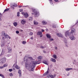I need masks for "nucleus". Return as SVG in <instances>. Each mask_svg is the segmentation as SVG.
Segmentation results:
<instances>
[{
	"label": "nucleus",
	"mask_w": 78,
	"mask_h": 78,
	"mask_svg": "<svg viewBox=\"0 0 78 78\" xmlns=\"http://www.w3.org/2000/svg\"><path fill=\"white\" fill-rule=\"evenodd\" d=\"M40 35V37H42V34H41Z\"/></svg>",
	"instance_id": "nucleus-54"
},
{
	"label": "nucleus",
	"mask_w": 78,
	"mask_h": 78,
	"mask_svg": "<svg viewBox=\"0 0 78 78\" xmlns=\"http://www.w3.org/2000/svg\"><path fill=\"white\" fill-rule=\"evenodd\" d=\"M20 53H22V52H20Z\"/></svg>",
	"instance_id": "nucleus-64"
},
{
	"label": "nucleus",
	"mask_w": 78,
	"mask_h": 78,
	"mask_svg": "<svg viewBox=\"0 0 78 78\" xmlns=\"http://www.w3.org/2000/svg\"><path fill=\"white\" fill-rule=\"evenodd\" d=\"M11 7L13 9H14V7H13L12 6H11Z\"/></svg>",
	"instance_id": "nucleus-53"
},
{
	"label": "nucleus",
	"mask_w": 78,
	"mask_h": 78,
	"mask_svg": "<svg viewBox=\"0 0 78 78\" xmlns=\"http://www.w3.org/2000/svg\"><path fill=\"white\" fill-rule=\"evenodd\" d=\"M53 58H54L55 59H57V56H56V55H53Z\"/></svg>",
	"instance_id": "nucleus-20"
},
{
	"label": "nucleus",
	"mask_w": 78,
	"mask_h": 78,
	"mask_svg": "<svg viewBox=\"0 0 78 78\" xmlns=\"http://www.w3.org/2000/svg\"><path fill=\"white\" fill-rule=\"evenodd\" d=\"M43 63L45 64H46V65H48V64H47V61L44 60L43 61Z\"/></svg>",
	"instance_id": "nucleus-22"
},
{
	"label": "nucleus",
	"mask_w": 78,
	"mask_h": 78,
	"mask_svg": "<svg viewBox=\"0 0 78 78\" xmlns=\"http://www.w3.org/2000/svg\"><path fill=\"white\" fill-rule=\"evenodd\" d=\"M44 30L43 29H42L41 30V31L42 32H44Z\"/></svg>",
	"instance_id": "nucleus-50"
},
{
	"label": "nucleus",
	"mask_w": 78,
	"mask_h": 78,
	"mask_svg": "<svg viewBox=\"0 0 78 78\" xmlns=\"http://www.w3.org/2000/svg\"><path fill=\"white\" fill-rule=\"evenodd\" d=\"M42 23H43V25H46V24L47 23V22L46 21H43L42 22Z\"/></svg>",
	"instance_id": "nucleus-17"
},
{
	"label": "nucleus",
	"mask_w": 78,
	"mask_h": 78,
	"mask_svg": "<svg viewBox=\"0 0 78 78\" xmlns=\"http://www.w3.org/2000/svg\"><path fill=\"white\" fill-rule=\"evenodd\" d=\"M37 61V62H39L40 63L39 64H40V61Z\"/></svg>",
	"instance_id": "nucleus-59"
},
{
	"label": "nucleus",
	"mask_w": 78,
	"mask_h": 78,
	"mask_svg": "<svg viewBox=\"0 0 78 78\" xmlns=\"http://www.w3.org/2000/svg\"><path fill=\"white\" fill-rule=\"evenodd\" d=\"M4 68V66H0V69H3Z\"/></svg>",
	"instance_id": "nucleus-45"
},
{
	"label": "nucleus",
	"mask_w": 78,
	"mask_h": 78,
	"mask_svg": "<svg viewBox=\"0 0 78 78\" xmlns=\"http://www.w3.org/2000/svg\"><path fill=\"white\" fill-rule=\"evenodd\" d=\"M42 34V33L41 32H38L37 33V35H41Z\"/></svg>",
	"instance_id": "nucleus-21"
},
{
	"label": "nucleus",
	"mask_w": 78,
	"mask_h": 78,
	"mask_svg": "<svg viewBox=\"0 0 78 78\" xmlns=\"http://www.w3.org/2000/svg\"><path fill=\"white\" fill-rule=\"evenodd\" d=\"M21 23L22 25H25V24L26 23V21L25 20H22Z\"/></svg>",
	"instance_id": "nucleus-8"
},
{
	"label": "nucleus",
	"mask_w": 78,
	"mask_h": 78,
	"mask_svg": "<svg viewBox=\"0 0 78 78\" xmlns=\"http://www.w3.org/2000/svg\"><path fill=\"white\" fill-rule=\"evenodd\" d=\"M9 9L6 8L4 10L3 12H6V11H8L9 10Z\"/></svg>",
	"instance_id": "nucleus-24"
},
{
	"label": "nucleus",
	"mask_w": 78,
	"mask_h": 78,
	"mask_svg": "<svg viewBox=\"0 0 78 78\" xmlns=\"http://www.w3.org/2000/svg\"><path fill=\"white\" fill-rule=\"evenodd\" d=\"M57 35L58 37H63L62 35L60 33H57Z\"/></svg>",
	"instance_id": "nucleus-12"
},
{
	"label": "nucleus",
	"mask_w": 78,
	"mask_h": 78,
	"mask_svg": "<svg viewBox=\"0 0 78 78\" xmlns=\"http://www.w3.org/2000/svg\"><path fill=\"white\" fill-rule=\"evenodd\" d=\"M51 78H54V76H53V75H51Z\"/></svg>",
	"instance_id": "nucleus-46"
},
{
	"label": "nucleus",
	"mask_w": 78,
	"mask_h": 78,
	"mask_svg": "<svg viewBox=\"0 0 78 78\" xmlns=\"http://www.w3.org/2000/svg\"><path fill=\"white\" fill-rule=\"evenodd\" d=\"M55 49H56H56H57V47H56L55 48Z\"/></svg>",
	"instance_id": "nucleus-60"
},
{
	"label": "nucleus",
	"mask_w": 78,
	"mask_h": 78,
	"mask_svg": "<svg viewBox=\"0 0 78 78\" xmlns=\"http://www.w3.org/2000/svg\"><path fill=\"white\" fill-rule=\"evenodd\" d=\"M13 25L15 26V27H16V26H17V23L16 22H14L13 23Z\"/></svg>",
	"instance_id": "nucleus-18"
},
{
	"label": "nucleus",
	"mask_w": 78,
	"mask_h": 78,
	"mask_svg": "<svg viewBox=\"0 0 78 78\" xmlns=\"http://www.w3.org/2000/svg\"><path fill=\"white\" fill-rule=\"evenodd\" d=\"M17 16H18V17H19V16H20V12H17Z\"/></svg>",
	"instance_id": "nucleus-29"
},
{
	"label": "nucleus",
	"mask_w": 78,
	"mask_h": 78,
	"mask_svg": "<svg viewBox=\"0 0 78 78\" xmlns=\"http://www.w3.org/2000/svg\"><path fill=\"white\" fill-rule=\"evenodd\" d=\"M16 34H19V31H16Z\"/></svg>",
	"instance_id": "nucleus-43"
},
{
	"label": "nucleus",
	"mask_w": 78,
	"mask_h": 78,
	"mask_svg": "<svg viewBox=\"0 0 78 78\" xmlns=\"http://www.w3.org/2000/svg\"><path fill=\"white\" fill-rule=\"evenodd\" d=\"M9 71L10 72H12V69H9Z\"/></svg>",
	"instance_id": "nucleus-40"
},
{
	"label": "nucleus",
	"mask_w": 78,
	"mask_h": 78,
	"mask_svg": "<svg viewBox=\"0 0 78 78\" xmlns=\"http://www.w3.org/2000/svg\"><path fill=\"white\" fill-rule=\"evenodd\" d=\"M52 27L53 28H56V25H53L52 26Z\"/></svg>",
	"instance_id": "nucleus-42"
},
{
	"label": "nucleus",
	"mask_w": 78,
	"mask_h": 78,
	"mask_svg": "<svg viewBox=\"0 0 78 78\" xmlns=\"http://www.w3.org/2000/svg\"><path fill=\"white\" fill-rule=\"evenodd\" d=\"M70 35V34L69 32V31H67L65 32V36L66 37H67V36H69Z\"/></svg>",
	"instance_id": "nucleus-9"
},
{
	"label": "nucleus",
	"mask_w": 78,
	"mask_h": 78,
	"mask_svg": "<svg viewBox=\"0 0 78 78\" xmlns=\"http://www.w3.org/2000/svg\"><path fill=\"white\" fill-rule=\"evenodd\" d=\"M28 58L29 59H30L31 60H33V57H28Z\"/></svg>",
	"instance_id": "nucleus-32"
},
{
	"label": "nucleus",
	"mask_w": 78,
	"mask_h": 78,
	"mask_svg": "<svg viewBox=\"0 0 78 78\" xmlns=\"http://www.w3.org/2000/svg\"><path fill=\"white\" fill-rule=\"evenodd\" d=\"M0 76H2V78H5V77H4V76L2 74H0Z\"/></svg>",
	"instance_id": "nucleus-28"
},
{
	"label": "nucleus",
	"mask_w": 78,
	"mask_h": 78,
	"mask_svg": "<svg viewBox=\"0 0 78 78\" xmlns=\"http://www.w3.org/2000/svg\"><path fill=\"white\" fill-rule=\"evenodd\" d=\"M2 19H1V18H0V21H2Z\"/></svg>",
	"instance_id": "nucleus-57"
},
{
	"label": "nucleus",
	"mask_w": 78,
	"mask_h": 78,
	"mask_svg": "<svg viewBox=\"0 0 78 78\" xmlns=\"http://www.w3.org/2000/svg\"><path fill=\"white\" fill-rule=\"evenodd\" d=\"M46 36L47 38H48V39H50V38H51V36H50L48 34H46Z\"/></svg>",
	"instance_id": "nucleus-14"
},
{
	"label": "nucleus",
	"mask_w": 78,
	"mask_h": 78,
	"mask_svg": "<svg viewBox=\"0 0 78 78\" xmlns=\"http://www.w3.org/2000/svg\"><path fill=\"white\" fill-rule=\"evenodd\" d=\"M26 43H27V42L25 41H22V44H26Z\"/></svg>",
	"instance_id": "nucleus-30"
},
{
	"label": "nucleus",
	"mask_w": 78,
	"mask_h": 78,
	"mask_svg": "<svg viewBox=\"0 0 78 78\" xmlns=\"http://www.w3.org/2000/svg\"><path fill=\"white\" fill-rule=\"evenodd\" d=\"M38 59H41L42 58V57L41 56H39L37 58Z\"/></svg>",
	"instance_id": "nucleus-25"
},
{
	"label": "nucleus",
	"mask_w": 78,
	"mask_h": 78,
	"mask_svg": "<svg viewBox=\"0 0 78 78\" xmlns=\"http://www.w3.org/2000/svg\"><path fill=\"white\" fill-rule=\"evenodd\" d=\"M65 43V45L66 46V47H67V41H64Z\"/></svg>",
	"instance_id": "nucleus-26"
},
{
	"label": "nucleus",
	"mask_w": 78,
	"mask_h": 78,
	"mask_svg": "<svg viewBox=\"0 0 78 78\" xmlns=\"http://www.w3.org/2000/svg\"><path fill=\"white\" fill-rule=\"evenodd\" d=\"M34 25H37V24H38V22L34 20Z\"/></svg>",
	"instance_id": "nucleus-23"
},
{
	"label": "nucleus",
	"mask_w": 78,
	"mask_h": 78,
	"mask_svg": "<svg viewBox=\"0 0 78 78\" xmlns=\"http://www.w3.org/2000/svg\"><path fill=\"white\" fill-rule=\"evenodd\" d=\"M47 76L48 78H50V77H51V75L49 74Z\"/></svg>",
	"instance_id": "nucleus-38"
},
{
	"label": "nucleus",
	"mask_w": 78,
	"mask_h": 78,
	"mask_svg": "<svg viewBox=\"0 0 78 78\" xmlns=\"http://www.w3.org/2000/svg\"><path fill=\"white\" fill-rule=\"evenodd\" d=\"M9 76H13V74L12 73H10L9 74Z\"/></svg>",
	"instance_id": "nucleus-35"
},
{
	"label": "nucleus",
	"mask_w": 78,
	"mask_h": 78,
	"mask_svg": "<svg viewBox=\"0 0 78 78\" xmlns=\"http://www.w3.org/2000/svg\"><path fill=\"white\" fill-rule=\"evenodd\" d=\"M33 33H32V32H30V36H32V35H33Z\"/></svg>",
	"instance_id": "nucleus-39"
},
{
	"label": "nucleus",
	"mask_w": 78,
	"mask_h": 78,
	"mask_svg": "<svg viewBox=\"0 0 78 78\" xmlns=\"http://www.w3.org/2000/svg\"><path fill=\"white\" fill-rule=\"evenodd\" d=\"M55 2H57L58 1V0H55Z\"/></svg>",
	"instance_id": "nucleus-55"
},
{
	"label": "nucleus",
	"mask_w": 78,
	"mask_h": 78,
	"mask_svg": "<svg viewBox=\"0 0 78 78\" xmlns=\"http://www.w3.org/2000/svg\"><path fill=\"white\" fill-rule=\"evenodd\" d=\"M43 53H46V52L45 51H43Z\"/></svg>",
	"instance_id": "nucleus-52"
},
{
	"label": "nucleus",
	"mask_w": 78,
	"mask_h": 78,
	"mask_svg": "<svg viewBox=\"0 0 78 78\" xmlns=\"http://www.w3.org/2000/svg\"><path fill=\"white\" fill-rule=\"evenodd\" d=\"M50 40V41H53V38H51Z\"/></svg>",
	"instance_id": "nucleus-49"
},
{
	"label": "nucleus",
	"mask_w": 78,
	"mask_h": 78,
	"mask_svg": "<svg viewBox=\"0 0 78 78\" xmlns=\"http://www.w3.org/2000/svg\"><path fill=\"white\" fill-rule=\"evenodd\" d=\"M40 48H46V47H45L42 46H40Z\"/></svg>",
	"instance_id": "nucleus-27"
},
{
	"label": "nucleus",
	"mask_w": 78,
	"mask_h": 78,
	"mask_svg": "<svg viewBox=\"0 0 78 78\" xmlns=\"http://www.w3.org/2000/svg\"><path fill=\"white\" fill-rule=\"evenodd\" d=\"M19 11H20V12H22V11H23V10L22 9H20L19 10Z\"/></svg>",
	"instance_id": "nucleus-44"
},
{
	"label": "nucleus",
	"mask_w": 78,
	"mask_h": 78,
	"mask_svg": "<svg viewBox=\"0 0 78 78\" xmlns=\"http://www.w3.org/2000/svg\"><path fill=\"white\" fill-rule=\"evenodd\" d=\"M27 6H28V5L26 6H24V7H27Z\"/></svg>",
	"instance_id": "nucleus-62"
},
{
	"label": "nucleus",
	"mask_w": 78,
	"mask_h": 78,
	"mask_svg": "<svg viewBox=\"0 0 78 78\" xmlns=\"http://www.w3.org/2000/svg\"><path fill=\"white\" fill-rule=\"evenodd\" d=\"M12 6H14V7H17V4H14V5H13Z\"/></svg>",
	"instance_id": "nucleus-34"
},
{
	"label": "nucleus",
	"mask_w": 78,
	"mask_h": 78,
	"mask_svg": "<svg viewBox=\"0 0 78 78\" xmlns=\"http://www.w3.org/2000/svg\"><path fill=\"white\" fill-rule=\"evenodd\" d=\"M18 73L19 74L21 73V70H18Z\"/></svg>",
	"instance_id": "nucleus-37"
},
{
	"label": "nucleus",
	"mask_w": 78,
	"mask_h": 78,
	"mask_svg": "<svg viewBox=\"0 0 78 78\" xmlns=\"http://www.w3.org/2000/svg\"><path fill=\"white\" fill-rule=\"evenodd\" d=\"M19 76H20V77H21V76H22V74L21 73L19 74Z\"/></svg>",
	"instance_id": "nucleus-41"
},
{
	"label": "nucleus",
	"mask_w": 78,
	"mask_h": 78,
	"mask_svg": "<svg viewBox=\"0 0 78 78\" xmlns=\"http://www.w3.org/2000/svg\"><path fill=\"white\" fill-rule=\"evenodd\" d=\"M20 31H21V32L23 31V30H20Z\"/></svg>",
	"instance_id": "nucleus-61"
},
{
	"label": "nucleus",
	"mask_w": 78,
	"mask_h": 78,
	"mask_svg": "<svg viewBox=\"0 0 78 78\" xmlns=\"http://www.w3.org/2000/svg\"><path fill=\"white\" fill-rule=\"evenodd\" d=\"M3 66L4 67H7V66H8V64H4Z\"/></svg>",
	"instance_id": "nucleus-33"
},
{
	"label": "nucleus",
	"mask_w": 78,
	"mask_h": 78,
	"mask_svg": "<svg viewBox=\"0 0 78 78\" xmlns=\"http://www.w3.org/2000/svg\"><path fill=\"white\" fill-rule=\"evenodd\" d=\"M7 49L8 50V53H11L12 52V49L10 47H7Z\"/></svg>",
	"instance_id": "nucleus-6"
},
{
	"label": "nucleus",
	"mask_w": 78,
	"mask_h": 78,
	"mask_svg": "<svg viewBox=\"0 0 78 78\" xmlns=\"http://www.w3.org/2000/svg\"><path fill=\"white\" fill-rule=\"evenodd\" d=\"M46 31H48V29H46Z\"/></svg>",
	"instance_id": "nucleus-63"
},
{
	"label": "nucleus",
	"mask_w": 78,
	"mask_h": 78,
	"mask_svg": "<svg viewBox=\"0 0 78 78\" xmlns=\"http://www.w3.org/2000/svg\"><path fill=\"white\" fill-rule=\"evenodd\" d=\"M30 9H31L33 12L35 13V16L36 17H37L39 16V12L37 11L36 9H34V8H30Z\"/></svg>",
	"instance_id": "nucleus-2"
},
{
	"label": "nucleus",
	"mask_w": 78,
	"mask_h": 78,
	"mask_svg": "<svg viewBox=\"0 0 78 78\" xmlns=\"http://www.w3.org/2000/svg\"><path fill=\"white\" fill-rule=\"evenodd\" d=\"M25 58H27V55L24 57V60L25 61L26 68V69H29L30 68L31 71H34V67H36L35 65L36 64H39L40 62L37 61H32L30 62L29 65L28 64H29L30 60L28 59H27L25 60Z\"/></svg>",
	"instance_id": "nucleus-1"
},
{
	"label": "nucleus",
	"mask_w": 78,
	"mask_h": 78,
	"mask_svg": "<svg viewBox=\"0 0 78 78\" xmlns=\"http://www.w3.org/2000/svg\"><path fill=\"white\" fill-rule=\"evenodd\" d=\"M48 70H49V68H48V70L47 72H45V73L43 74V76H45V75H48Z\"/></svg>",
	"instance_id": "nucleus-10"
},
{
	"label": "nucleus",
	"mask_w": 78,
	"mask_h": 78,
	"mask_svg": "<svg viewBox=\"0 0 78 78\" xmlns=\"http://www.w3.org/2000/svg\"><path fill=\"white\" fill-rule=\"evenodd\" d=\"M2 36H4L5 37H6V38H7V39L8 38L9 39H11V37L9 36V35H8L7 34L5 33V31H3L2 32Z\"/></svg>",
	"instance_id": "nucleus-4"
},
{
	"label": "nucleus",
	"mask_w": 78,
	"mask_h": 78,
	"mask_svg": "<svg viewBox=\"0 0 78 78\" xmlns=\"http://www.w3.org/2000/svg\"><path fill=\"white\" fill-rule=\"evenodd\" d=\"M6 59L5 58H3L2 59L0 60V63L1 64H3V63H5L6 61Z\"/></svg>",
	"instance_id": "nucleus-5"
},
{
	"label": "nucleus",
	"mask_w": 78,
	"mask_h": 78,
	"mask_svg": "<svg viewBox=\"0 0 78 78\" xmlns=\"http://www.w3.org/2000/svg\"><path fill=\"white\" fill-rule=\"evenodd\" d=\"M11 56V54H8L7 55V57H9V56Z\"/></svg>",
	"instance_id": "nucleus-47"
},
{
	"label": "nucleus",
	"mask_w": 78,
	"mask_h": 78,
	"mask_svg": "<svg viewBox=\"0 0 78 78\" xmlns=\"http://www.w3.org/2000/svg\"><path fill=\"white\" fill-rule=\"evenodd\" d=\"M1 47H3V46H5V43H2L1 45Z\"/></svg>",
	"instance_id": "nucleus-31"
},
{
	"label": "nucleus",
	"mask_w": 78,
	"mask_h": 78,
	"mask_svg": "<svg viewBox=\"0 0 78 78\" xmlns=\"http://www.w3.org/2000/svg\"><path fill=\"white\" fill-rule=\"evenodd\" d=\"M28 20L29 21H31L32 20H33V18H32V17H30L28 18Z\"/></svg>",
	"instance_id": "nucleus-19"
},
{
	"label": "nucleus",
	"mask_w": 78,
	"mask_h": 78,
	"mask_svg": "<svg viewBox=\"0 0 78 78\" xmlns=\"http://www.w3.org/2000/svg\"><path fill=\"white\" fill-rule=\"evenodd\" d=\"M6 37H5L3 36L2 37V40H5V39H6Z\"/></svg>",
	"instance_id": "nucleus-36"
},
{
	"label": "nucleus",
	"mask_w": 78,
	"mask_h": 78,
	"mask_svg": "<svg viewBox=\"0 0 78 78\" xmlns=\"http://www.w3.org/2000/svg\"><path fill=\"white\" fill-rule=\"evenodd\" d=\"M21 7H22V6H19V8H21Z\"/></svg>",
	"instance_id": "nucleus-58"
},
{
	"label": "nucleus",
	"mask_w": 78,
	"mask_h": 78,
	"mask_svg": "<svg viewBox=\"0 0 78 78\" xmlns=\"http://www.w3.org/2000/svg\"><path fill=\"white\" fill-rule=\"evenodd\" d=\"M28 13L26 12L24 13V17L25 18H27L28 17Z\"/></svg>",
	"instance_id": "nucleus-13"
},
{
	"label": "nucleus",
	"mask_w": 78,
	"mask_h": 78,
	"mask_svg": "<svg viewBox=\"0 0 78 78\" xmlns=\"http://www.w3.org/2000/svg\"><path fill=\"white\" fill-rule=\"evenodd\" d=\"M16 68V69L18 70L20 69V67L19 66L17 65V62H16L15 63L13 64V65L12 66V69H13V70H15V69L14 68Z\"/></svg>",
	"instance_id": "nucleus-3"
},
{
	"label": "nucleus",
	"mask_w": 78,
	"mask_h": 78,
	"mask_svg": "<svg viewBox=\"0 0 78 78\" xmlns=\"http://www.w3.org/2000/svg\"><path fill=\"white\" fill-rule=\"evenodd\" d=\"M70 39L71 40H72V41H73L75 39V37H74L73 36L70 37Z\"/></svg>",
	"instance_id": "nucleus-16"
},
{
	"label": "nucleus",
	"mask_w": 78,
	"mask_h": 78,
	"mask_svg": "<svg viewBox=\"0 0 78 78\" xmlns=\"http://www.w3.org/2000/svg\"><path fill=\"white\" fill-rule=\"evenodd\" d=\"M50 60L51 62H56V59L53 58H51L50 59Z\"/></svg>",
	"instance_id": "nucleus-11"
},
{
	"label": "nucleus",
	"mask_w": 78,
	"mask_h": 78,
	"mask_svg": "<svg viewBox=\"0 0 78 78\" xmlns=\"http://www.w3.org/2000/svg\"><path fill=\"white\" fill-rule=\"evenodd\" d=\"M56 76V74H54V77H55Z\"/></svg>",
	"instance_id": "nucleus-51"
},
{
	"label": "nucleus",
	"mask_w": 78,
	"mask_h": 78,
	"mask_svg": "<svg viewBox=\"0 0 78 78\" xmlns=\"http://www.w3.org/2000/svg\"><path fill=\"white\" fill-rule=\"evenodd\" d=\"M75 29L74 28H72L71 29V31L70 33V35L72 34V35H73V34L74 33H75Z\"/></svg>",
	"instance_id": "nucleus-7"
},
{
	"label": "nucleus",
	"mask_w": 78,
	"mask_h": 78,
	"mask_svg": "<svg viewBox=\"0 0 78 78\" xmlns=\"http://www.w3.org/2000/svg\"><path fill=\"white\" fill-rule=\"evenodd\" d=\"M72 68H66L65 69V70L66 71H69V70H72Z\"/></svg>",
	"instance_id": "nucleus-15"
},
{
	"label": "nucleus",
	"mask_w": 78,
	"mask_h": 78,
	"mask_svg": "<svg viewBox=\"0 0 78 78\" xmlns=\"http://www.w3.org/2000/svg\"><path fill=\"white\" fill-rule=\"evenodd\" d=\"M31 39H32V40H33V37H31Z\"/></svg>",
	"instance_id": "nucleus-56"
},
{
	"label": "nucleus",
	"mask_w": 78,
	"mask_h": 78,
	"mask_svg": "<svg viewBox=\"0 0 78 78\" xmlns=\"http://www.w3.org/2000/svg\"><path fill=\"white\" fill-rule=\"evenodd\" d=\"M51 5H53V2H51Z\"/></svg>",
	"instance_id": "nucleus-48"
}]
</instances>
